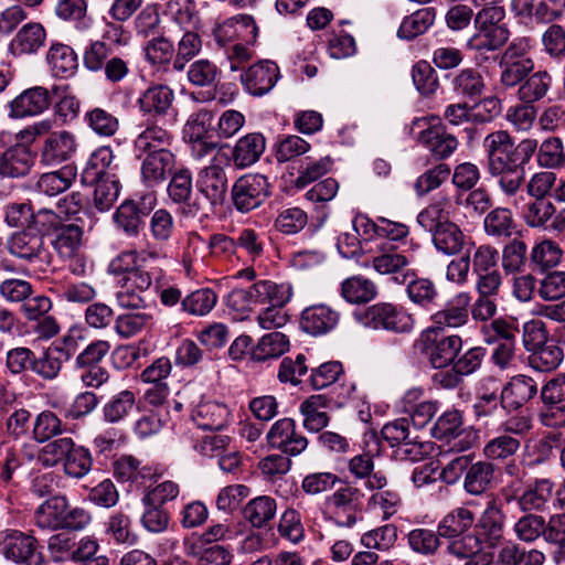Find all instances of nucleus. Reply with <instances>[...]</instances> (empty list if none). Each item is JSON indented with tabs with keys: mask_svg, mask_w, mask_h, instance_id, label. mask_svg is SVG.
<instances>
[{
	"mask_svg": "<svg viewBox=\"0 0 565 565\" xmlns=\"http://www.w3.org/2000/svg\"><path fill=\"white\" fill-rule=\"evenodd\" d=\"M455 211L451 199L447 195H437L418 215V224L426 231H434L451 222L450 216Z\"/></svg>",
	"mask_w": 565,
	"mask_h": 565,
	"instance_id": "bb28decb",
	"label": "nucleus"
},
{
	"mask_svg": "<svg viewBox=\"0 0 565 565\" xmlns=\"http://www.w3.org/2000/svg\"><path fill=\"white\" fill-rule=\"evenodd\" d=\"M462 471H466L462 487L470 495L486 493L492 487L495 479V468L491 462L477 461L470 463L468 456H460L451 460L443 469L441 475L446 480L455 481Z\"/></svg>",
	"mask_w": 565,
	"mask_h": 565,
	"instance_id": "20e7f679",
	"label": "nucleus"
},
{
	"mask_svg": "<svg viewBox=\"0 0 565 565\" xmlns=\"http://www.w3.org/2000/svg\"><path fill=\"white\" fill-rule=\"evenodd\" d=\"M349 472L359 480H364L369 490H381L386 483V477L381 471H374L373 456L360 454L352 457L348 462Z\"/></svg>",
	"mask_w": 565,
	"mask_h": 565,
	"instance_id": "c756f323",
	"label": "nucleus"
},
{
	"mask_svg": "<svg viewBox=\"0 0 565 565\" xmlns=\"http://www.w3.org/2000/svg\"><path fill=\"white\" fill-rule=\"evenodd\" d=\"M435 19V8L426 7L418 9L403 19L397 30V35L399 39L413 40L426 33L434 24Z\"/></svg>",
	"mask_w": 565,
	"mask_h": 565,
	"instance_id": "72a5a7b5",
	"label": "nucleus"
},
{
	"mask_svg": "<svg viewBox=\"0 0 565 565\" xmlns=\"http://www.w3.org/2000/svg\"><path fill=\"white\" fill-rule=\"evenodd\" d=\"M254 285L258 305L285 307L294 295L292 286L289 282L259 280Z\"/></svg>",
	"mask_w": 565,
	"mask_h": 565,
	"instance_id": "2f4dec72",
	"label": "nucleus"
},
{
	"mask_svg": "<svg viewBox=\"0 0 565 565\" xmlns=\"http://www.w3.org/2000/svg\"><path fill=\"white\" fill-rule=\"evenodd\" d=\"M462 339L458 334L443 337L436 340L430 350V362L436 369L455 363L462 348Z\"/></svg>",
	"mask_w": 565,
	"mask_h": 565,
	"instance_id": "37998d69",
	"label": "nucleus"
},
{
	"mask_svg": "<svg viewBox=\"0 0 565 565\" xmlns=\"http://www.w3.org/2000/svg\"><path fill=\"white\" fill-rule=\"evenodd\" d=\"M554 493V483L546 478L537 479L519 498L523 511H543Z\"/></svg>",
	"mask_w": 565,
	"mask_h": 565,
	"instance_id": "f704fd0d",
	"label": "nucleus"
},
{
	"mask_svg": "<svg viewBox=\"0 0 565 565\" xmlns=\"http://www.w3.org/2000/svg\"><path fill=\"white\" fill-rule=\"evenodd\" d=\"M340 320V313L324 303L307 307L301 313V328L312 335H321L333 330Z\"/></svg>",
	"mask_w": 565,
	"mask_h": 565,
	"instance_id": "aec40b11",
	"label": "nucleus"
},
{
	"mask_svg": "<svg viewBox=\"0 0 565 565\" xmlns=\"http://www.w3.org/2000/svg\"><path fill=\"white\" fill-rule=\"evenodd\" d=\"M411 134L439 160L451 156L458 148V140L441 126H433L427 117L415 118Z\"/></svg>",
	"mask_w": 565,
	"mask_h": 565,
	"instance_id": "0eeeda50",
	"label": "nucleus"
},
{
	"mask_svg": "<svg viewBox=\"0 0 565 565\" xmlns=\"http://www.w3.org/2000/svg\"><path fill=\"white\" fill-rule=\"evenodd\" d=\"M51 90L34 86L23 90L10 103L9 116L23 118L42 114L51 105Z\"/></svg>",
	"mask_w": 565,
	"mask_h": 565,
	"instance_id": "6ab92c4d",
	"label": "nucleus"
},
{
	"mask_svg": "<svg viewBox=\"0 0 565 565\" xmlns=\"http://www.w3.org/2000/svg\"><path fill=\"white\" fill-rule=\"evenodd\" d=\"M537 394V383L527 375L519 374L510 379L501 391V401L509 408L518 409Z\"/></svg>",
	"mask_w": 565,
	"mask_h": 565,
	"instance_id": "b1692460",
	"label": "nucleus"
},
{
	"mask_svg": "<svg viewBox=\"0 0 565 565\" xmlns=\"http://www.w3.org/2000/svg\"><path fill=\"white\" fill-rule=\"evenodd\" d=\"M64 362L61 350L57 347L50 345L41 356L36 358L34 355L32 372L43 380L51 381L58 376Z\"/></svg>",
	"mask_w": 565,
	"mask_h": 565,
	"instance_id": "8fccbe9b",
	"label": "nucleus"
},
{
	"mask_svg": "<svg viewBox=\"0 0 565 565\" xmlns=\"http://www.w3.org/2000/svg\"><path fill=\"white\" fill-rule=\"evenodd\" d=\"M78 148L77 137L70 130H56L51 132L41 148V161L47 166H57L76 153Z\"/></svg>",
	"mask_w": 565,
	"mask_h": 565,
	"instance_id": "dca6fc26",
	"label": "nucleus"
},
{
	"mask_svg": "<svg viewBox=\"0 0 565 565\" xmlns=\"http://www.w3.org/2000/svg\"><path fill=\"white\" fill-rule=\"evenodd\" d=\"M552 86L553 76L547 70L533 71L516 86V97L521 103L534 105L548 95Z\"/></svg>",
	"mask_w": 565,
	"mask_h": 565,
	"instance_id": "5701e85b",
	"label": "nucleus"
},
{
	"mask_svg": "<svg viewBox=\"0 0 565 565\" xmlns=\"http://www.w3.org/2000/svg\"><path fill=\"white\" fill-rule=\"evenodd\" d=\"M526 244L518 238L509 242L502 249L501 264L505 275H515L523 270L526 262Z\"/></svg>",
	"mask_w": 565,
	"mask_h": 565,
	"instance_id": "e2e57ef3",
	"label": "nucleus"
},
{
	"mask_svg": "<svg viewBox=\"0 0 565 565\" xmlns=\"http://www.w3.org/2000/svg\"><path fill=\"white\" fill-rule=\"evenodd\" d=\"M270 195V183L266 175L247 173L239 177L232 186L235 209L248 213L259 207Z\"/></svg>",
	"mask_w": 565,
	"mask_h": 565,
	"instance_id": "1a4fd4ad",
	"label": "nucleus"
},
{
	"mask_svg": "<svg viewBox=\"0 0 565 565\" xmlns=\"http://www.w3.org/2000/svg\"><path fill=\"white\" fill-rule=\"evenodd\" d=\"M46 40V32L42 24L30 22L23 25L12 39L10 49L14 54H32L42 47Z\"/></svg>",
	"mask_w": 565,
	"mask_h": 565,
	"instance_id": "7c9ffc66",
	"label": "nucleus"
},
{
	"mask_svg": "<svg viewBox=\"0 0 565 565\" xmlns=\"http://www.w3.org/2000/svg\"><path fill=\"white\" fill-rule=\"evenodd\" d=\"M279 76V68L271 61L256 63L248 67L241 81L246 90L254 96H263L275 86Z\"/></svg>",
	"mask_w": 565,
	"mask_h": 565,
	"instance_id": "a211bd4d",
	"label": "nucleus"
},
{
	"mask_svg": "<svg viewBox=\"0 0 565 565\" xmlns=\"http://www.w3.org/2000/svg\"><path fill=\"white\" fill-rule=\"evenodd\" d=\"M477 507L476 500H468L461 507L449 511L439 521L437 529L441 537L460 536L467 533L475 524L476 516L471 508Z\"/></svg>",
	"mask_w": 565,
	"mask_h": 565,
	"instance_id": "4be33fe9",
	"label": "nucleus"
},
{
	"mask_svg": "<svg viewBox=\"0 0 565 565\" xmlns=\"http://www.w3.org/2000/svg\"><path fill=\"white\" fill-rule=\"evenodd\" d=\"M563 250L552 239H542L534 244L530 253V266L533 271L545 273L559 264Z\"/></svg>",
	"mask_w": 565,
	"mask_h": 565,
	"instance_id": "473e14b6",
	"label": "nucleus"
},
{
	"mask_svg": "<svg viewBox=\"0 0 565 565\" xmlns=\"http://www.w3.org/2000/svg\"><path fill=\"white\" fill-rule=\"evenodd\" d=\"M137 407L135 393L124 390L106 402L103 406L104 420L117 424L129 416Z\"/></svg>",
	"mask_w": 565,
	"mask_h": 565,
	"instance_id": "a19ab883",
	"label": "nucleus"
},
{
	"mask_svg": "<svg viewBox=\"0 0 565 565\" xmlns=\"http://www.w3.org/2000/svg\"><path fill=\"white\" fill-rule=\"evenodd\" d=\"M543 52L554 61L565 57V29L561 24H551L542 33Z\"/></svg>",
	"mask_w": 565,
	"mask_h": 565,
	"instance_id": "338daca9",
	"label": "nucleus"
},
{
	"mask_svg": "<svg viewBox=\"0 0 565 565\" xmlns=\"http://www.w3.org/2000/svg\"><path fill=\"white\" fill-rule=\"evenodd\" d=\"M397 537V527L385 524L362 534L361 544L369 550L386 552L395 545Z\"/></svg>",
	"mask_w": 565,
	"mask_h": 565,
	"instance_id": "13d9d810",
	"label": "nucleus"
},
{
	"mask_svg": "<svg viewBox=\"0 0 565 565\" xmlns=\"http://www.w3.org/2000/svg\"><path fill=\"white\" fill-rule=\"evenodd\" d=\"M8 249L13 257L39 268L52 263V254L44 237L31 228L13 233L8 239Z\"/></svg>",
	"mask_w": 565,
	"mask_h": 565,
	"instance_id": "423d86ee",
	"label": "nucleus"
},
{
	"mask_svg": "<svg viewBox=\"0 0 565 565\" xmlns=\"http://www.w3.org/2000/svg\"><path fill=\"white\" fill-rule=\"evenodd\" d=\"M173 135L156 124L148 125L134 140L135 157L171 151Z\"/></svg>",
	"mask_w": 565,
	"mask_h": 565,
	"instance_id": "412c9836",
	"label": "nucleus"
},
{
	"mask_svg": "<svg viewBox=\"0 0 565 565\" xmlns=\"http://www.w3.org/2000/svg\"><path fill=\"white\" fill-rule=\"evenodd\" d=\"M543 539L547 544L557 546L555 561H565V513L553 514L545 521Z\"/></svg>",
	"mask_w": 565,
	"mask_h": 565,
	"instance_id": "0e129e2a",
	"label": "nucleus"
},
{
	"mask_svg": "<svg viewBox=\"0 0 565 565\" xmlns=\"http://www.w3.org/2000/svg\"><path fill=\"white\" fill-rule=\"evenodd\" d=\"M377 288L373 281L362 276H353L341 285L342 297L351 303H364L375 298Z\"/></svg>",
	"mask_w": 565,
	"mask_h": 565,
	"instance_id": "a18cd8bd",
	"label": "nucleus"
},
{
	"mask_svg": "<svg viewBox=\"0 0 565 565\" xmlns=\"http://www.w3.org/2000/svg\"><path fill=\"white\" fill-rule=\"evenodd\" d=\"M452 90L465 98H475L484 90V81L479 71L475 68H463L451 79Z\"/></svg>",
	"mask_w": 565,
	"mask_h": 565,
	"instance_id": "de8ad7c7",
	"label": "nucleus"
},
{
	"mask_svg": "<svg viewBox=\"0 0 565 565\" xmlns=\"http://www.w3.org/2000/svg\"><path fill=\"white\" fill-rule=\"evenodd\" d=\"M199 195L188 203L186 213L209 215L223 205L227 192V177L224 168L213 160L203 168L196 180Z\"/></svg>",
	"mask_w": 565,
	"mask_h": 565,
	"instance_id": "f03ea898",
	"label": "nucleus"
},
{
	"mask_svg": "<svg viewBox=\"0 0 565 565\" xmlns=\"http://www.w3.org/2000/svg\"><path fill=\"white\" fill-rule=\"evenodd\" d=\"M173 100V90L160 84L148 87L138 98V105L143 114L163 116L171 108Z\"/></svg>",
	"mask_w": 565,
	"mask_h": 565,
	"instance_id": "c85d7f7f",
	"label": "nucleus"
},
{
	"mask_svg": "<svg viewBox=\"0 0 565 565\" xmlns=\"http://www.w3.org/2000/svg\"><path fill=\"white\" fill-rule=\"evenodd\" d=\"M75 445L71 437H60L49 443L41 448L38 454V461L44 467H55L60 462L65 461L70 451Z\"/></svg>",
	"mask_w": 565,
	"mask_h": 565,
	"instance_id": "5fc2aeb1",
	"label": "nucleus"
},
{
	"mask_svg": "<svg viewBox=\"0 0 565 565\" xmlns=\"http://www.w3.org/2000/svg\"><path fill=\"white\" fill-rule=\"evenodd\" d=\"M431 235L435 247L446 255H455L462 248L465 235L454 222L446 223Z\"/></svg>",
	"mask_w": 565,
	"mask_h": 565,
	"instance_id": "3c124183",
	"label": "nucleus"
},
{
	"mask_svg": "<svg viewBox=\"0 0 565 565\" xmlns=\"http://www.w3.org/2000/svg\"><path fill=\"white\" fill-rule=\"evenodd\" d=\"M487 235L492 237H510L515 230L512 212L507 207H495L483 220Z\"/></svg>",
	"mask_w": 565,
	"mask_h": 565,
	"instance_id": "09e8293b",
	"label": "nucleus"
},
{
	"mask_svg": "<svg viewBox=\"0 0 565 565\" xmlns=\"http://www.w3.org/2000/svg\"><path fill=\"white\" fill-rule=\"evenodd\" d=\"M470 300L471 295L468 291L456 294L443 309L431 316L433 326L429 330L438 332L466 326L469 321Z\"/></svg>",
	"mask_w": 565,
	"mask_h": 565,
	"instance_id": "2eb2a0df",
	"label": "nucleus"
},
{
	"mask_svg": "<svg viewBox=\"0 0 565 565\" xmlns=\"http://www.w3.org/2000/svg\"><path fill=\"white\" fill-rule=\"evenodd\" d=\"M34 162V156L30 148L15 145L7 149L0 158V173L8 178L26 175Z\"/></svg>",
	"mask_w": 565,
	"mask_h": 565,
	"instance_id": "a878e982",
	"label": "nucleus"
},
{
	"mask_svg": "<svg viewBox=\"0 0 565 565\" xmlns=\"http://www.w3.org/2000/svg\"><path fill=\"white\" fill-rule=\"evenodd\" d=\"M376 252L377 255L372 258L373 268L381 275L396 274L395 281L406 284L411 274L402 273V270L414 262V255L407 250H398L396 244L388 242H376Z\"/></svg>",
	"mask_w": 565,
	"mask_h": 565,
	"instance_id": "f8f14e48",
	"label": "nucleus"
},
{
	"mask_svg": "<svg viewBox=\"0 0 565 565\" xmlns=\"http://www.w3.org/2000/svg\"><path fill=\"white\" fill-rule=\"evenodd\" d=\"M83 230L74 223H66L54 234L52 246L57 255L73 257L82 248Z\"/></svg>",
	"mask_w": 565,
	"mask_h": 565,
	"instance_id": "e433bc0d",
	"label": "nucleus"
},
{
	"mask_svg": "<svg viewBox=\"0 0 565 565\" xmlns=\"http://www.w3.org/2000/svg\"><path fill=\"white\" fill-rule=\"evenodd\" d=\"M46 60L52 73L58 77H67L77 68V56L73 49L65 44H52Z\"/></svg>",
	"mask_w": 565,
	"mask_h": 565,
	"instance_id": "79ce46f5",
	"label": "nucleus"
},
{
	"mask_svg": "<svg viewBox=\"0 0 565 565\" xmlns=\"http://www.w3.org/2000/svg\"><path fill=\"white\" fill-rule=\"evenodd\" d=\"M0 554L17 565L43 564V556L38 551L36 539L18 530H7L1 533Z\"/></svg>",
	"mask_w": 565,
	"mask_h": 565,
	"instance_id": "6e6552de",
	"label": "nucleus"
},
{
	"mask_svg": "<svg viewBox=\"0 0 565 565\" xmlns=\"http://www.w3.org/2000/svg\"><path fill=\"white\" fill-rule=\"evenodd\" d=\"M563 359V349L559 345L547 341L546 344L541 345L540 349L531 352L529 361L533 369L540 372H548L556 369Z\"/></svg>",
	"mask_w": 565,
	"mask_h": 565,
	"instance_id": "4d7b16f0",
	"label": "nucleus"
},
{
	"mask_svg": "<svg viewBox=\"0 0 565 565\" xmlns=\"http://www.w3.org/2000/svg\"><path fill=\"white\" fill-rule=\"evenodd\" d=\"M289 348L288 338L281 332H271L264 335L253 350L256 361H265L282 355Z\"/></svg>",
	"mask_w": 565,
	"mask_h": 565,
	"instance_id": "052dcab7",
	"label": "nucleus"
},
{
	"mask_svg": "<svg viewBox=\"0 0 565 565\" xmlns=\"http://www.w3.org/2000/svg\"><path fill=\"white\" fill-rule=\"evenodd\" d=\"M267 445L288 456H298L308 447V439L297 431L296 422L284 417L276 420L266 434Z\"/></svg>",
	"mask_w": 565,
	"mask_h": 565,
	"instance_id": "ddd939ff",
	"label": "nucleus"
},
{
	"mask_svg": "<svg viewBox=\"0 0 565 565\" xmlns=\"http://www.w3.org/2000/svg\"><path fill=\"white\" fill-rule=\"evenodd\" d=\"M76 177L71 166H64L57 171L43 173L38 180V190L49 196H55L67 190Z\"/></svg>",
	"mask_w": 565,
	"mask_h": 565,
	"instance_id": "c03bdc74",
	"label": "nucleus"
},
{
	"mask_svg": "<svg viewBox=\"0 0 565 565\" xmlns=\"http://www.w3.org/2000/svg\"><path fill=\"white\" fill-rule=\"evenodd\" d=\"M265 149V137L259 132H250L237 140L232 158L237 168H247L259 160Z\"/></svg>",
	"mask_w": 565,
	"mask_h": 565,
	"instance_id": "cd10ccee",
	"label": "nucleus"
},
{
	"mask_svg": "<svg viewBox=\"0 0 565 565\" xmlns=\"http://www.w3.org/2000/svg\"><path fill=\"white\" fill-rule=\"evenodd\" d=\"M114 153L109 147H100L96 149L89 157L84 169V179L86 181H95L98 179L109 178L108 170L114 161Z\"/></svg>",
	"mask_w": 565,
	"mask_h": 565,
	"instance_id": "680f3d73",
	"label": "nucleus"
},
{
	"mask_svg": "<svg viewBox=\"0 0 565 565\" xmlns=\"http://www.w3.org/2000/svg\"><path fill=\"white\" fill-rule=\"evenodd\" d=\"M537 294L545 301L565 298V270L547 271L539 281Z\"/></svg>",
	"mask_w": 565,
	"mask_h": 565,
	"instance_id": "774afa93",
	"label": "nucleus"
},
{
	"mask_svg": "<svg viewBox=\"0 0 565 565\" xmlns=\"http://www.w3.org/2000/svg\"><path fill=\"white\" fill-rule=\"evenodd\" d=\"M277 505L275 499L268 495H260L250 500L244 508L243 514L254 527L265 526L276 514Z\"/></svg>",
	"mask_w": 565,
	"mask_h": 565,
	"instance_id": "49530a36",
	"label": "nucleus"
},
{
	"mask_svg": "<svg viewBox=\"0 0 565 565\" xmlns=\"http://www.w3.org/2000/svg\"><path fill=\"white\" fill-rule=\"evenodd\" d=\"M52 94L58 98L54 105V116L63 124L73 121L79 113L78 98L68 90L67 86H54Z\"/></svg>",
	"mask_w": 565,
	"mask_h": 565,
	"instance_id": "bf43d9fd",
	"label": "nucleus"
},
{
	"mask_svg": "<svg viewBox=\"0 0 565 565\" xmlns=\"http://www.w3.org/2000/svg\"><path fill=\"white\" fill-rule=\"evenodd\" d=\"M191 418L199 428L222 430L230 423L231 412L222 403L202 402L193 409Z\"/></svg>",
	"mask_w": 565,
	"mask_h": 565,
	"instance_id": "393cba45",
	"label": "nucleus"
},
{
	"mask_svg": "<svg viewBox=\"0 0 565 565\" xmlns=\"http://www.w3.org/2000/svg\"><path fill=\"white\" fill-rule=\"evenodd\" d=\"M498 65L500 68L499 82L505 89L515 88L519 83L535 68V62L527 63L499 60Z\"/></svg>",
	"mask_w": 565,
	"mask_h": 565,
	"instance_id": "6e6d98bb",
	"label": "nucleus"
},
{
	"mask_svg": "<svg viewBox=\"0 0 565 565\" xmlns=\"http://www.w3.org/2000/svg\"><path fill=\"white\" fill-rule=\"evenodd\" d=\"M166 257L163 252L156 246L148 245L139 252L132 250L119 255L110 264V268L116 274H122L120 278L129 286H132L138 291L146 292L152 285V276L149 271L143 270L138 266H132L137 259H160Z\"/></svg>",
	"mask_w": 565,
	"mask_h": 565,
	"instance_id": "39448f33",
	"label": "nucleus"
},
{
	"mask_svg": "<svg viewBox=\"0 0 565 565\" xmlns=\"http://www.w3.org/2000/svg\"><path fill=\"white\" fill-rule=\"evenodd\" d=\"M365 326L396 333H407L414 328L413 315L392 303H376L369 307L363 315Z\"/></svg>",
	"mask_w": 565,
	"mask_h": 565,
	"instance_id": "9b49d317",
	"label": "nucleus"
},
{
	"mask_svg": "<svg viewBox=\"0 0 565 565\" xmlns=\"http://www.w3.org/2000/svg\"><path fill=\"white\" fill-rule=\"evenodd\" d=\"M67 499L55 495L45 500L35 511V523L41 529H62Z\"/></svg>",
	"mask_w": 565,
	"mask_h": 565,
	"instance_id": "c9c22d12",
	"label": "nucleus"
},
{
	"mask_svg": "<svg viewBox=\"0 0 565 565\" xmlns=\"http://www.w3.org/2000/svg\"><path fill=\"white\" fill-rule=\"evenodd\" d=\"M510 35L505 23L482 29L468 41V47L476 51H497L508 43Z\"/></svg>",
	"mask_w": 565,
	"mask_h": 565,
	"instance_id": "58836bf2",
	"label": "nucleus"
},
{
	"mask_svg": "<svg viewBox=\"0 0 565 565\" xmlns=\"http://www.w3.org/2000/svg\"><path fill=\"white\" fill-rule=\"evenodd\" d=\"M62 433V420L52 411L39 413L32 423V436L38 443H46Z\"/></svg>",
	"mask_w": 565,
	"mask_h": 565,
	"instance_id": "864d4df0",
	"label": "nucleus"
},
{
	"mask_svg": "<svg viewBox=\"0 0 565 565\" xmlns=\"http://www.w3.org/2000/svg\"><path fill=\"white\" fill-rule=\"evenodd\" d=\"M440 537L438 530L417 527L408 532L407 542L413 552L423 556H431L440 546Z\"/></svg>",
	"mask_w": 565,
	"mask_h": 565,
	"instance_id": "603ef678",
	"label": "nucleus"
},
{
	"mask_svg": "<svg viewBox=\"0 0 565 565\" xmlns=\"http://www.w3.org/2000/svg\"><path fill=\"white\" fill-rule=\"evenodd\" d=\"M363 493L354 484L345 482L323 502V516L341 529H352L359 519Z\"/></svg>",
	"mask_w": 565,
	"mask_h": 565,
	"instance_id": "7ed1b4c3",
	"label": "nucleus"
},
{
	"mask_svg": "<svg viewBox=\"0 0 565 565\" xmlns=\"http://www.w3.org/2000/svg\"><path fill=\"white\" fill-rule=\"evenodd\" d=\"M556 209L546 199H534L525 205L522 217L530 227H544L554 216Z\"/></svg>",
	"mask_w": 565,
	"mask_h": 565,
	"instance_id": "69168bd1",
	"label": "nucleus"
},
{
	"mask_svg": "<svg viewBox=\"0 0 565 565\" xmlns=\"http://www.w3.org/2000/svg\"><path fill=\"white\" fill-rule=\"evenodd\" d=\"M154 204L153 194H146L137 200H125L113 214L116 230L128 237L138 236L145 225V218L153 210Z\"/></svg>",
	"mask_w": 565,
	"mask_h": 565,
	"instance_id": "9d476101",
	"label": "nucleus"
},
{
	"mask_svg": "<svg viewBox=\"0 0 565 565\" xmlns=\"http://www.w3.org/2000/svg\"><path fill=\"white\" fill-rule=\"evenodd\" d=\"M406 282V295L411 302L423 309H429L436 305L439 291L433 280L416 277Z\"/></svg>",
	"mask_w": 565,
	"mask_h": 565,
	"instance_id": "ea45409f",
	"label": "nucleus"
},
{
	"mask_svg": "<svg viewBox=\"0 0 565 565\" xmlns=\"http://www.w3.org/2000/svg\"><path fill=\"white\" fill-rule=\"evenodd\" d=\"M141 161L140 179L148 188L164 182L175 164V154L172 151L135 157Z\"/></svg>",
	"mask_w": 565,
	"mask_h": 565,
	"instance_id": "f3484780",
	"label": "nucleus"
},
{
	"mask_svg": "<svg viewBox=\"0 0 565 565\" xmlns=\"http://www.w3.org/2000/svg\"><path fill=\"white\" fill-rule=\"evenodd\" d=\"M537 148V140L526 138L514 145L513 138L505 130L489 134L483 140L490 174H499L507 169L525 167Z\"/></svg>",
	"mask_w": 565,
	"mask_h": 565,
	"instance_id": "f257e3e1",
	"label": "nucleus"
},
{
	"mask_svg": "<svg viewBox=\"0 0 565 565\" xmlns=\"http://www.w3.org/2000/svg\"><path fill=\"white\" fill-rule=\"evenodd\" d=\"M505 514L502 504L491 497L476 521V534L489 547H494L503 540Z\"/></svg>",
	"mask_w": 565,
	"mask_h": 565,
	"instance_id": "4468645a",
	"label": "nucleus"
},
{
	"mask_svg": "<svg viewBox=\"0 0 565 565\" xmlns=\"http://www.w3.org/2000/svg\"><path fill=\"white\" fill-rule=\"evenodd\" d=\"M498 177V186L509 202L519 207L524 198L522 195V189L525 182L524 167L511 168L499 174H491Z\"/></svg>",
	"mask_w": 565,
	"mask_h": 565,
	"instance_id": "4c0bfd02",
	"label": "nucleus"
}]
</instances>
